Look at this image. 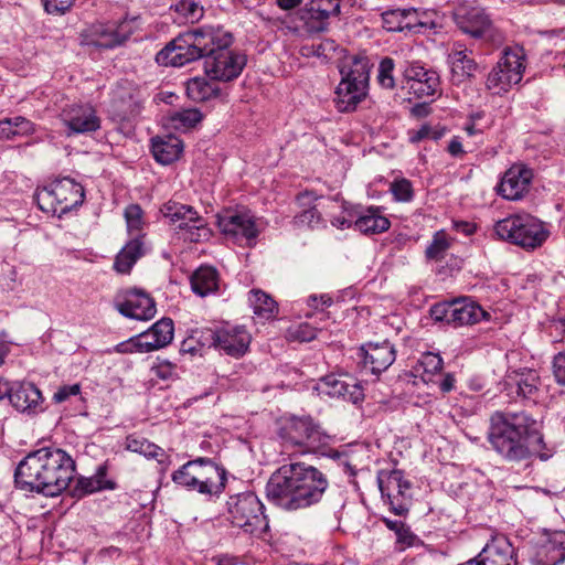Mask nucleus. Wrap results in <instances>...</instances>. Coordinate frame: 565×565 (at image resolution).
I'll list each match as a JSON object with an SVG mask.
<instances>
[{
    "mask_svg": "<svg viewBox=\"0 0 565 565\" xmlns=\"http://www.w3.org/2000/svg\"><path fill=\"white\" fill-rule=\"evenodd\" d=\"M359 351L363 367L370 370V372L375 375L386 371L396 359L395 348L387 340L382 342H367L361 345Z\"/></svg>",
    "mask_w": 565,
    "mask_h": 565,
    "instance_id": "nucleus-20",
    "label": "nucleus"
},
{
    "mask_svg": "<svg viewBox=\"0 0 565 565\" xmlns=\"http://www.w3.org/2000/svg\"><path fill=\"white\" fill-rule=\"evenodd\" d=\"M151 372L159 379L167 381L177 377V365L168 360L157 359Z\"/></svg>",
    "mask_w": 565,
    "mask_h": 565,
    "instance_id": "nucleus-50",
    "label": "nucleus"
},
{
    "mask_svg": "<svg viewBox=\"0 0 565 565\" xmlns=\"http://www.w3.org/2000/svg\"><path fill=\"white\" fill-rule=\"evenodd\" d=\"M450 247V243L445 232L435 233L433 241L426 247L425 255L428 259L439 260L444 258L446 252Z\"/></svg>",
    "mask_w": 565,
    "mask_h": 565,
    "instance_id": "nucleus-43",
    "label": "nucleus"
},
{
    "mask_svg": "<svg viewBox=\"0 0 565 565\" xmlns=\"http://www.w3.org/2000/svg\"><path fill=\"white\" fill-rule=\"evenodd\" d=\"M145 254L143 235L131 237L117 254L114 268L119 274H129L136 262Z\"/></svg>",
    "mask_w": 565,
    "mask_h": 565,
    "instance_id": "nucleus-32",
    "label": "nucleus"
},
{
    "mask_svg": "<svg viewBox=\"0 0 565 565\" xmlns=\"http://www.w3.org/2000/svg\"><path fill=\"white\" fill-rule=\"evenodd\" d=\"M233 42V34L223 26H196L169 42L157 60L181 67L203 58L205 74L211 79L230 82L241 75L247 63L245 54L231 49Z\"/></svg>",
    "mask_w": 565,
    "mask_h": 565,
    "instance_id": "nucleus-1",
    "label": "nucleus"
},
{
    "mask_svg": "<svg viewBox=\"0 0 565 565\" xmlns=\"http://www.w3.org/2000/svg\"><path fill=\"white\" fill-rule=\"evenodd\" d=\"M440 390L444 393L450 392L455 387V377L451 374H447L439 384Z\"/></svg>",
    "mask_w": 565,
    "mask_h": 565,
    "instance_id": "nucleus-64",
    "label": "nucleus"
},
{
    "mask_svg": "<svg viewBox=\"0 0 565 565\" xmlns=\"http://www.w3.org/2000/svg\"><path fill=\"white\" fill-rule=\"evenodd\" d=\"M115 23L96 25L94 30V34L96 35V39L94 40L95 45L105 47L103 43L110 42L115 35Z\"/></svg>",
    "mask_w": 565,
    "mask_h": 565,
    "instance_id": "nucleus-54",
    "label": "nucleus"
},
{
    "mask_svg": "<svg viewBox=\"0 0 565 565\" xmlns=\"http://www.w3.org/2000/svg\"><path fill=\"white\" fill-rule=\"evenodd\" d=\"M524 70L525 53L523 47L518 45L505 47L497 65L489 73L486 85L495 94L508 92L512 85L522 81Z\"/></svg>",
    "mask_w": 565,
    "mask_h": 565,
    "instance_id": "nucleus-10",
    "label": "nucleus"
},
{
    "mask_svg": "<svg viewBox=\"0 0 565 565\" xmlns=\"http://www.w3.org/2000/svg\"><path fill=\"white\" fill-rule=\"evenodd\" d=\"M452 305L451 321L455 327L479 322L486 316L483 309L473 301L458 299Z\"/></svg>",
    "mask_w": 565,
    "mask_h": 565,
    "instance_id": "nucleus-36",
    "label": "nucleus"
},
{
    "mask_svg": "<svg viewBox=\"0 0 565 565\" xmlns=\"http://www.w3.org/2000/svg\"><path fill=\"white\" fill-rule=\"evenodd\" d=\"M369 71L367 60L356 56L341 67L342 79L335 90V103L340 111L353 110L366 95Z\"/></svg>",
    "mask_w": 565,
    "mask_h": 565,
    "instance_id": "nucleus-8",
    "label": "nucleus"
},
{
    "mask_svg": "<svg viewBox=\"0 0 565 565\" xmlns=\"http://www.w3.org/2000/svg\"><path fill=\"white\" fill-rule=\"evenodd\" d=\"M125 447L127 450L142 455L146 458L157 459L158 463L161 466L162 471H166L170 463L169 456L166 454V451L158 445L150 443L145 437L129 435L126 438Z\"/></svg>",
    "mask_w": 565,
    "mask_h": 565,
    "instance_id": "nucleus-31",
    "label": "nucleus"
},
{
    "mask_svg": "<svg viewBox=\"0 0 565 565\" xmlns=\"http://www.w3.org/2000/svg\"><path fill=\"white\" fill-rule=\"evenodd\" d=\"M195 491L205 495H218L225 488L226 471L212 459L200 457L193 460Z\"/></svg>",
    "mask_w": 565,
    "mask_h": 565,
    "instance_id": "nucleus-16",
    "label": "nucleus"
},
{
    "mask_svg": "<svg viewBox=\"0 0 565 565\" xmlns=\"http://www.w3.org/2000/svg\"><path fill=\"white\" fill-rule=\"evenodd\" d=\"M174 10L192 23L203 17V7L193 0H180L174 4Z\"/></svg>",
    "mask_w": 565,
    "mask_h": 565,
    "instance_id": "nucleus-46",
    "label": "nucleus"
},
{
    "mask_svg": "<svg viewBox=\"0 0 565 565\" xmlns=\"http://www.w3.org/2000/svg\"><path fill=\"white\" fill-rule=\"evenodd\" d=\"M163 217L171 224H178L180 230L186 231V239L191 242H201L210 236L203 217L190 205H185L175 201H168L160 209Z\"/></svg>",
    "mask_w": 565,
    "mask_h": 565,
    "instance_id": "nucleus-12",
    "label": "nucleus"
},
{
    "mask_svg": "<svg viewBox=\"0 0 565 565\" xmlns=\"http://www.w3.org/2000/svg\"><path fill=\"white\" fill-rule=\"evenodd\" d=\"M294 224L298 227L317 228L323 224V220L316 206H309L294 217Z\"/></svg>",
    "mask_w": 565,
    "mask_h": 565,
    "instance_id": "nucleus-45",
    "label": "nucleus"
},
{
    "mask_svg": "<svg viewBox=\"0 0 565 565\" xmlns=\"http://www.w3.org/2000/svg\"><path fill=\"white\" fill-rule=\"evenodd\" d=\"M553 373L556 382L561 385H565V351L554 356Z\"/></svg>",
    "mask_w": 565,
    "mask_h": 565,
    "instance_id": "nucleus-59",
    "label": "nucleus"
},
{
    "mask_svg": "<svg viewBox=\"0 0 565 565\" xmlns=\"http://www.w3.org/2000/svg\"><path fill=\"white\" fill-rule=\"evenodd\" d=\"M340 13V0H310L301 11V35L313 36L328 30L329 18Z\"/></svg>",
    "mask_w": 565,
    "mask_h": 565,
    "instance_id": "nucleus-14",
    "label": "nucleus"
},
{
    "mask_svg": "<svg viewBox=\"0 0 565 565\" xmlns=\"http://www.w3.org/2000/svg\"><path fill=\"white\" fill-rule=\"evenodd\" d=\"M431 132V128L428 126H422L412 137L411 140L413 142H418L425 138H429Z\"/></svg>",
    "mask_w": 565,
    "mask_h": 565,
    "instance_id": "nucleus-62",
    "label": "nucleus"
},
{
    "mask_svg": "<svg viewBox=\"0 0 565 565\" xmlns=\"http://www.w3.org/2000/svg\"><path fill=\"white\" fill-rule=\"evenodd\" d=\"M220 87L204 77H193L186 82V95L196 103L206 102L220 95Z\"/></svg>",
    "mask_w": 565,
    "mask_h": 565,
    "instance_id": "nucleus-38",
    "label": "nucleus"
},
{
    "mask_svg": "<svg viewBox=\"0 0 565 565\" xmlns=\"http://www.w3.org/2000/svg\"><path fill=\"white\" fill-rule=\"evenodd\" d=\"M145 100L143 90L125 81L113 90L111 107L119 119L129 120L140 114Z\"/></svg>",
    "mask_w": 565,
    "mask_h": 565,
    "instance_id": "nucleus-17",
    "label": "nucleus"
},
{
    "mask_svg": "<svg viewBox=\"0 0 565 565\" xmlns=\"http://www.w3.org/2000/svg\"><path fill=\"white\" fill-rule=\"evenodd\" d=\"M61 119L75 134L96 131L100 127V120L90 105L67 106L63 109Z\"/></svg>",
    "mask_w": 565,
    "mask_h": 565,
    "instance_id": "nucleus-23",
    "label": "nucleus"
},
{
    "mask_svg": "<svg viewBox=\"0 0 565 565\" xmlns=\"http://www.w3.org/2000/svg\"><path fill=\"white\" fill-rule=\"evenodd\" d=\"M231 523L252 535H260L268 529L264 505L253 492L233 495L227 501Z\"/></svg>",
    "mask_w": 565,
    "mask_h": 565,
    "instance_id": "nucleus-9",
    "label": "nucleus"
},
{
    "mask_svg": "<svg viewBox=\"0 0 565 565\" xmlns=\"http://www.w3.org/2000/svg\"><path fill=\"white\" fill-rule=\"evenodd\" d=\"M494 233L504 241L524 249L541 247L550 232L544 223L531 214H515L500 220L494 225Z\"/></svg>",
    "mask_w": 565,
    "mask_h": 565,
    "instance_id": "nucleus-6",
    "label": "nucleus"
},
{
    "mask_svg": "<svg viewBox=\"0 0 565 565\" xmlns=\"http://www.w3.org/2000/svg\"><path fill=\"white\" fill-rule=\"evenodd\" d=\"M84 199L83 185L68 177L51 182L34 194V200L41 211L58 215L82 205Z\"/></svg>",
    "mask_w": 565,
    "mask_h": 565,
    "instance_id": "nucleus-7",
    "label": "nucleus"
},
{
    "mask_svg": "<svg viewBox=\"0 0 565 565\" xmlns=\"http://www.w3.org/2000/svg\"><path fill=\"white\" fill-rule=\"evenodd\" d=\"M213 345L226 354L239 358L246 353L250 343V334L242 326H224L211 331Z\"/></svg>",
    "mask_w": 565,
    "mask_h": 565,
    "instance_id": "nucleus-18",
    "label": "nucleus"
},
{
    "mask_svg": "<svg viewBox=\"0 0 565 565\" xmlns=\"http://www.w3.org/2000/svg\"><path fill=\"white\" fill-rule=\"evenodd\" d=\"M454 19L462 32L473 38H481L491 25V21L484 10L477 7H457L454 12Z\"/></svg>",
    "mask_w": 565,
    "mask_h": 565,
    "instance_id": "nucleus-24",
    "label": "nucleus"
},
{
    "mask_svg": "<svg viewBox=\"0 0 565 565\" xmlns=\"http://www.w3.org/2000/svg\"><path fill=\"white\" fill-rule=\"evenodd\" d=\"M505 384L510 387H516L519 396L533 399L539 393L541 379L535 370L523 369L510 373L507 377Z\"/></svg>",
    "mask_w": 565,
    "mask_h": 565,
    "instance_id": "nucleus-28",
    "label": "nucleus"
},
{
    "mask_svg": "<svg viewBox=\"0 0 565 565\" xmlns=\"http://www.w3.org/2000/svg\"><path fill=\"white\" fill-rule=\"evenodd\" d=\"M328 488L329 479L320 469L306 462H290L270 476L266 495L276 507L292 512L321 502Z\"/></svg>",
    "mask_w": 565,
    "mask_h": 565,
    "instance_id": "nucleus-2",
    "label": "nucleus"
},
{
    "mask_svg": "<svg viewBox=\"0 0 565 565\" xmlns=\"http://www.w3.org/2000/svg\"><path fill=\"white\" fill-rule=\"evenodd\" d=\"M379 488L386 498L391 511L396 515H406L412 504V484L402 470L381 471L377 476Z\"/></svg>",
    "mask_w": 565,
    "mask_h": 565,
    "instance_id": "nucleus-11",
    "label": "nucleus"
},
{
    "mask_svg": "<svg viewBox=\"0 0 565 565\" xmlns=\"http://www.w3.org/2000/svg\"><path fill=\"white\" fill-rule=\"evenodd\" d=\"M33 132V122L24 117L17 116L0 120V139H11L15 136H28Z\"/></svg>",
    "mask_w": 565,
    "mask_h": 565,
    "instance_id": "nucleus-39",
    "label": "nucleus"
},
{
    "mask_svg": "<svg viewBox=\"0 0 565 565\" xmlns=\"http://www.w3.org/2000/svg\"><path fill=\"white\" fill-rule=\"evenodd\" d=\"M354 218H353V215L350 214V217H345V216H337L334 217L331 223L333 226L338 227V228H348V227H351V226H354Z\"/></svg>",
    "mask_w": 565,
    "mask_h": 565,
    "instance_id": "nucleus-61",
    "label": "nucleus"
},
{
    "mask_svg": "<svg viewBox=\"0 0 565 565\" xmlns=\"http://www.w3.org/2000/svg\"><path fill=\"white\" fill-rule=\"evenodd\" d=\"M513 553V546L507 536L497 534L476 558L469 559L462 565H511Z\"/></svg>",
    "mask_w": 565,
    "mask_h": 565,
    "instance_id": "nucleus-22",
    "label": "nucleus"
},
{
    "mask_svg": "<svg viewBox=\"0 0 565 565\" xmlns=\"http://www.w3.org/2000/svg\"><path fill=\"white\" fill-rule=\"evenodd\" d=\"M390 191L394 199L399 202H409L413 199V186L409 180L402 178L391 183Z\"/></svg>",
    "mask_w": 565,
    "mask_h": 565,
    "instance_id": "nucleus-47",
    "label": "nucleus"
},
{
    "mask_svg": "<svg viewBox=\"0 0 565 565\" xmlns=\"http://www.w3.org/2000/svg\"><path fill=\"white\" fill-rule=\"evenodd\" d=\"M531 179V170L523 166H512L498 186L499 194L507 200H519L527 190Z\"/></svg>",
    "mask_w": 565,
    "mask_h": 565,
    "instance_id": "nucleus-25",
    "label": "nucleus"
},
{
    "mask_svg": "<svg viewBox=\"0 0 565 565\" xmlns=\"http://www.w3.org/2000/svg\"><path fill=\"white\" fill-rule=\"evenodd\" d=\"M171 120L177 128H191L202 120V114L195 108L183 109L174 113Z\"/></svg>",
    "mask_w": 565,
    "mask_h": 565,
    "instance_id": "nucleus-44",
    "label": "nucleus"
},
{
    "mask_svg": "<svg viewBox=\"0 0 565 565\" xmlns=\"http://www.w3.org/2000/svg\"><path fill=\"white\" fill-rule=\"evenodd\" d=\"M403 76L409 93L417 98H433L440 93L439 74L431 68H425L419 63L406 65Z\"/></svg>",
    "mask_w": 565,
    "mask_h": 565,
    "instance_id": "nucleus-15",
    "label": "nucleus"
},
{
    "mask_svg": "<svg viewBox=\"0 0 565 565\" xmlns=\"http://www.w3.org/2000/svg\"><path fill=\"white\" fill-rule=\"evenodd\" d=\"M81 384L74 383L71 385H62L56 392L53 394V402L56 404H61L66 402L72 396H77L81 394Z\"/></svg>",
    "mask_w": 565,
    "mask_h": 565,
    "instance_id": "nucleus-56",
    "label": "nucleus"
},
{
    "mask_svg": "<svg viewBox=\"0 0 565 565\" xmlns=\"http://www.w3.org/2000/svg\"><path fill=\"white\" fill-rule=\"evenodd\" d=\"M139 28V18L125 19L115 24V35L110 42L103 43L105 49H113L124 43Z\"/></svg>",
    "mask_w": 565,
    "mask_h": 565,
    "instance_id": "nucleus-41",
    "label": "nucleus"
},
{
    "mask_svg": "<svg viewBox=\"0 0 565 565\" xmlns=\"http://www.w3.org/2000/svg\"><path fill=\"white\" fill-rule=\"evenodd\" d=\"M565 557V533H558L541 547L536 565H561Z\"/></svg>",
    "mask_w": 565,
    "mask_h": 565,
    "instance_id": "nucleus-37",
    "label": "nucleus"
},
{
    "mask_svg": "<svg viewBox=\"0 0 565 565\" xmlns=\"http://www.w3.org/2000/svg\"><path fill=\"white\" fill-rule=\"evenodd\" d=\"M318 391L330 397H342L356 404L362 399V388L358 383H349L334 374L327 375L318 383Z\"/></svg>",
    "mask_w": 565,
    "mask_h": 565,
    "instance_id": "nucleus-26",
    "label": "nucleus"
},
{
    "mask_svg": "<svg viewBox=\"0 0 565 565\" xmlns=\"http://www.w3.org/2000/svg\"><path fill=\"white\" fill-rule=\"evenodd\" d=\"M455 227L458 232H461L466 235H471L476 232V225L471 224L469 222H463V221L456 222Z\"/></svg>",
    "mask_w": 565,
    "mask_h": 565,
    "instance_id": "nucleus-63",
    "label": "nucleus"
},
{
    "mask_svg": "<svg viewBox=\"0 0 565 565\" xmlns=\"http://www.w3.org/2000/svg\"><path fill=\"white\" fill-rule=\"evenodd\" d=\"M277 434L286 447L301 454L316 452L329 445L331 436L310 416H284Z\"/></svg>",
    "mask_w": 565,
    "mask_h": 565,
    "instance_id": "nucleus-5",
    "label": "nucleus"
},
{
    "mask_svg": "<svg viewBox=\"0 0 565 565\" xmlns=\"http://www.w3.org/2000/svg\"><path fill=\"white\" fill-rule=\"evenodd\" d=\"M391 222L385 217L380 207L370 206L356 214L354 228L364 234H380L390 228Z\"/></svg>",
    "mask_w": 565,
    "mask_h": 565,
    "instance_id": "nucleus-33",
    "label": "nucleus"
},
{
    "mask_svg": "<svg viewBox=\"0 0 565 565\" xmlns=\"http://www.w3.org/2000/svg\"><path fill=\"white\" fill-rule=\"evenodd\" d=\"M182 149V141L174 136L152 139L153 157L161 164H170L175 161L180 157Z\"/></svg>",
    "mask_w": 565,
    "mask_h": 565,
    "instance_id": "nucleus-34",
    "label": "nucleus"
},
{
    "mask_svg": "<svg viewBox=\"0 0 565 565\" xmlns=\"http://www.w3.org/2000/svg\"><path fill=\"white\" fill-rule=\"evenodd\" d=\"M488 440L492 448L508 461H523L532 456L547 460L541 426L525 412H495L490 417Z\"/></svg>",
    "mask_w": 565,
    "mask_h": 565,
    "instance_id": "nucleus-3",
    "label": "nucleus"
},
{
    "mask_svg": "<svg viewBox=\"0 0 565 565\" xmlns=\"http://www.w3.org/2000/svg\"><path fill=\"white\" fill-rule=\"evenodd\" d=\"M107 471L105 466H99L95 475L90 477H79L75 481L72 495L83 498L102 490L115 489V482L106 478Z\"/></svg>",
    "mask_w": 565,
    "mask_h": 565,
    "instance_id": "nucleus-30",
    "label": "nucleus"
},
{
    "mask_svg": "<svg viewBox=\"0 0 565 565\" xmlns=\"http://www.w3.org/2000/svg\"><path fill=\"white\" fill-rule=\"evenodd\" d=\"M6 396L11 405L21 413L31 415L43 411L42 393L31 382L13 383L10 387H6Z\"/></svg>",
    "mask_w": 565,
    "mask_h": 565,
    "instance_id": "nucleus-21",
    "label": "nucleus"
},
{
    "mask_svg": "<svg viewBox=\"0 0 565 565\" xmlns=\"http://www.w3.org/2000/svg\"><path fill=\"white\" fill-rule=\"evenodd\" d=\"M452 301L436 303L430 308V317L435 321L446 322L452 324Z\"/></svg>",
    "mask_w": 565,
    "mask_h": 565,
    "instance_id": "nucleus-51",
    "label": "nucleus"
},
{
    "mask_svg": "<svg viewBox=\"0 0 565 565\" xmlns=\"http://www.w3.org/2000/svg\"><path fill=\"white\" fill-rule=\"evenodd\" d=\"M194 468L193 460H189L171 475V480L179 487L195 491Z\"/></svg>",
    "mask_w": 565,
    "mask_h": 565,
    "instance_id": "nucleus-42",
    "label": "nucleus"
},
{
    "mask_svg": "<svg viewBox=\"0 0 565 565\" xmlns=\"http://www.w3.org/2000/svg\"><path fill=\"white\" fill-rule=\"evenodd\" d=\"M116 309L125 317L136 320H150L157 309L153 299L142 290H127L115 302Z\"/></svg>",
    "mask_w": 565,
    "mask_h": 565,
    "instance_id": "nucleus-19",
    "label": "nucleus"
},
{
    "mask_svg": "<svg viewBox=\"0 0 565 565\" xmlns=\"http://www.w3.org/2000/svg\"><path fill=\"white\" fill-rule=\"evenodd\" d=\"M74 475L75 461L65 450L43 447L19 462L14 481L21 490L56 497L67 489Z\"/></svg>",
    "mask_w": 565,
    "mask_h": 565,
    "instance_id": "nucleus-4",
    "label": "nucleus"
},
{
    "mask_svg": "<svg viewBox=\"0 0 565 565\" xmlns=\"http://www.w3.org/2000/svg\"><path fill=\"white\" fill-rule=\"evenodd\" d=\"M425 373L435 374L443 369V359L439 354L427 352L420 360Z\"/></svg>",
    "mask_w": 565,
    "mask_h": 565,
    "instance_id": "nucleus-55",
    "label": "nucleus"
},
{
    "mask_svg": "<svg viewBox=\"0 0 565 565\" xmlns=\"http://www.w3.org/2000/svg\"><path fill=\"white\" fill-rule=\"evenodd\" d=\"M448 153L454 158H462L467 151L463 149L461 138L454 136L447 147Z\"/></svg>",
    "mask_w": 565,
    "mask_h": 565,
    "instance_id": "nucleus-60",
    "label": "nucleus"
},
{
    "mask_svg": "<svg viewBox=\"0 0 565 565\" xmlns=\"http://www.w3.org/2000/svg\"><path fill=\"white\" fill-rule=\"evenodd\" d=\"M174 326L170 318H162L153 323L147 331L141 332V338L152 339L140 345L149 352L167 347L173 339Z\"/></svg>",
    "mask_w": 565,
    "mask_h": 565,
    "instance_id": "nucleus-29",
    "label": "nucleus"
},
{
    "mask_svg": "<svg viewBox=\"0 0 565 565\" xmlns=\"http://www.w3.org/2000/svg\"><path fill=\"white\" fill-rule=\"evenodd\" d=\"M396 543L401 545V550L423 545V541L406 524L396 534Z\"/></svg>",
    "mask_w": 565,
    "mask_h": 565,
    "instance_id": "nucleus-53",
    "label": "nucleus"
},
{
    "mask_svg": "<svg viewBox=\"0 0 565 565\" xmlns=\"http://www.w3.org/2000/svg\"><path fill=\"white\" fill-rule=\"evenodd\" d=\"M394 61L390 57H385L379 65L377 81L383 88L392 89L395 86L393 77Z\"/></svg>",
    "mask_w": 565,
    "mask_h": 565,
    "instance_id": "nucleus-48",
    "label": "nucleus"
},
{
    "mask_svg": "<svg viewBox=\"0 0 565 565\" xmlns=\"http://www.w3.org/2000/svg\"><path fill=\"white\" fill-rule=\"evenodd\" d=\"M221 232L235 243H250L258 236L254 216L247 210H225L217 215Z\"/></svg>",
    "mask_w": 565,
    "mask_h": 565,
    "instance_id": "nucleus-13",
    "label": "nucleus"
},
{
    "mask_svg": "<svg viewBox=\"0 0 565 565\" xmlns=\"http://www.w3.org/2000/svg\"><path fill=\"white\" fill-rule=\"evenodd\" d=\"M191 288L194 294L205 297L218 288V273L212 266H200L191 276Z\"/></svg>",
    "mask_w": 565,
    "mask_h": 565,
    "instance_id": "nucleus-35",
    "label": "nucleus"
},
{
    "mask_svg": "<svg viewBox=\"0 0 565 565\" xmlns=\"http://www.w3.org/2000/svg\"><path fill=\"white\" fill-rule=\"evenodd\" d=\"M125 218L127 223V227L129 233L132 235V232H136L137 236L140 234L141 226H142V210L137 204H131L126 207L125 210Z\"/></svg>",
    "mask_w": 565,
    "mask_h": 565,
    "instance_id": "nucleus-49",
    "label": "nucleus"
},
{
    "mask_svg": "<svg viewBox=\"0 0 565 565\" xmlns=\"http://www.w3.org/2000/svg\"><path fill=\"white\" fill-rule=\"evenodd\" d=\"M75 0H44V9L50 14H63L74 3Z\"/></svg>",
    "mask_w": 565,
    "mask_h": 565,
    "instance_id": "nucleus-58",
    "label": "nucleus"
},
{
    "mask_svg": "<svg viewBox=\"0 0 565 565\" xmlns=\"http://www.w3.org/2000/svg\"><path fill=\"white\" fill-rule=\"evenodd\" d=\"M448 63L450 65L451 82L455 85L471 78L478 68V64L469 56L467 49L460 44H456L449 53Z\"/></svg>",
    "mask_w": 565,
    "mask_h": 565,
    "instance_id": "nucleus-27",
    "label": "nucleus"
},
{
    "mask_svg": "<svg viewBox=\"0 0 565 565\" xmlns=\"http://www.w3.org/2000/svg\"><path fill=\"white\" fill-rule=\"evenodd\" d=\"M248 300L254 313L260 318L269 319L274 317L278 310L276 301L262 290H250Z\"/></svg>",
    "mask_w": 565,
    "mask_h": 565,
    "instance_id": "nucleus-40",
    "label": "nucleus"
},
{
    "mask_svg": "<svg viewBox=\"0 0 565 565\" xmlns=\"http://www.w3.org/2000/svg\"><path fill=\"white\" fill-rule=\"evenodd\" d=\"M337 47V43L331 39H324L319 43H315L316 57L329 60L335 52Z\"/></svg>",
    "mask_w": 565,
    "mask_h": 565,
    "instance_id": "nucleus-57",
    "label": "nucleus"
},
{
    "mask_svg": "<svg viewBox=\"0 0 565 565\" xmlns=\"http://www.w3.org/2000/svg\"><path fill=\"white\" fill-rule=\"evenodd\" d=\"M143 344L142 338L140 334L131 337L129 340L120 342L116 345L115 350L118 353L127 354V353H148V350H145L140 344Z\"/></svg>",
    "mask_w": 565,
    "mask_h": 565,
    "instance_id": "nucleus-52",
    "label": "nucleus"
}]
</instances>
